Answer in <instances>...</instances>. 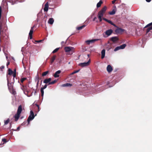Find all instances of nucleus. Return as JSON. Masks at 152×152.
Listing matches in <instances>:
<instances>
[{"label": "nucleus", "instance_id": "nucleus-1", "mask_svg": "<svg viewBox=\"0 0 152 152\" xmlns=\"http://www.w3.org/2000/svg\"><path fill=\"white\" fill-rule=\"evenodd\" d=\"M7 27L5 23L3 22H0V39L7 38L8 36L7 32Z\"/></svg>", "mask_w": 152, "mask_h": 152}, {"label": "nucleus", "instance_id": "nucleus-2", "mask_svg": "<svg viewBox=\"0 0 152 152\" xmlns=\"http://www.w3.org/2000/svg\"><path fill=\"white\" fill-rule=\"evenodd\" d=\"M22 110V106L21 105H19L18 108L17 113L14 116L15 121H17L18 120L20 117V115L21 113Z\"/></svg>", "mask_w": 152, "mask_h": 152}, {"label": "nucleus", "instance_id": "nucleus-3", "mask_svg": "<svg viewBox=\"0 0 152 152\" xmlns=\"http://www.w3.org/2000/svg\"><path fill=\"white\" fill-rule=\"evenodd\" d=\"M64 50L66 52H70L71 54H72L73 53L75 52V49L73 47H65Z\"/></svg>", "mask_w": 152, "mask_h": 152}, {"label": "nucleus", "instance_id": "nucleus-4", "mask_svg": "<svg viewBox=\"0 0 152 152\" xmlns=\"http://www.w3.org/2000/svg\"><path fill=\"white\" fill-rule=\"evenodd\" d=\"M34 115L33 112L32 110H31L30 112V115L27 119L28 124H29L30 122L34 118Z\"/></svg>", "mask_w": 152, "mask_h": 152}, {"label": "nucleus", "instance_id": "nucleus-5", "mask_svg": "<svg viewBox=\"0 0 152 152\" xmlns=\"http://www.w3.org/2000/svg\"><path fill=\"white\" fill-rule=\"evenodd\" d=\"M148 27L146 30V33H148L151 30H152V22L146 25L144 28H145Z\"/></svg>", "mask_w": 152, "mask_h": 152}, {"label": "nucleus", "instance_id": "nucleus-6", "mask_svg": "<svg viewBox=\"0 0 152 152\" xmlns=\"http://www.w3.org/2000/svg\"><path fill=\"white\" fill-rule=\"evenodd\" d=\"M107 9V7L106 6H105L103 7L102 10L99 11L98 14L102 15H103L105 13Z\"/></svg>", "mask_w": 152, "mask_h": 152}, {"label": "nucleus", "instance_id": "nucleus-7", "mask_svg": "<svg viewBox=\"0 0 152 152\" xmlns=\"http://www.w3.org/2000/svg\"><path fill=\"white\" fill-rule=\"evenodd\" d=\"M124 31V30L121 28L117 27L115 30V31L117 34H121Z\"/></svg>", "mask_w": 152, "mask_h": 152}, {"label": "nucleus", "instance_id": "nucleus-8", "mask_svg": "<svg viewBox=\"0 0 152 152\" xmlns=\"http://www.w3.org/2000/svg\"><path fill=\"white\" fill-rule=\"evenodd\" d=\"M90 62V59L87 62L80 63L78 64V65L82 67L87 66L89 65Z\"/></svg>", "mask_w": 152, "mask_h": 152}, {"label": "nucleus", "instance_id": "nucleus-9", "mask_svg": "<svg viewBox=\"0 0 152 152\" xmlns=\"http://www.w3.org/2000/svg\"><path fill=\"white\" fill-rule=\"evenodd\" d=\"M110 40L113 42V43L114 44L119 40V38L117 37H111L110 39Z\"/></svg>", "mask_w": 152, "mask_h": 152}, {"label": "nucleus", "instance_id": "nucleus-10", "mask_svg": "<svg viewBox=\"0 0 152 152\" xmlns=\"http://www.w3.org/2000/svg\"><path fill=\"white\" fill-rule=\"evenodd\" d=\"M99 39H93L91 40H87L86 42L87 44L89 45L90 43H93L96 41H97L99 40Z\"/></svg>", "mask_w": 152, "mask_h": 152}, {"label": "nucleus", "instance_id": "nucleus-11", "mask_svg": "<svg viewBox=\"0 0 152 152\" xmlns=\"http://www.w3.org/2000/svg\"><path fill=\"white\" fill-rule=\"evenodd\" d=\"M113 43H110L109 41H108L106 45V48L108 49L109 50L113 48Z\"/></svg>", "mask_w": 152, "mask_h": 152}, {"label": "nucleus", "instance_id": "nucleus-12", "mask_svg": "<svg viewBox=\"0 0 152 152\" xmlns=\"http://www.w3.org/2000/svg\"><path fill=\"white\" fill-rule=\"evenodd\" d=\"M34 26H33L31 27V29L29 33V36L30 37V39H31L32 38V34L33 33L34 28Z\"/></svg>", "mask_w": 152, "mask_h": 152}, {"label": "nucleus", "instance_id": "nucleus-13", "mask_svg": "<svg viewBox=\"0 0 152 152\" xmlns=\"http://www.w3.org/2000/svg\"><path fill=\"white\" fill-rule=\"evenodd\" d=\"M51 80V79L50 78L45 79L43 81V83L46 84H48V85H49V83H50Z\"/></svg>", "mask_w": 152, "mask_h": 152}, {"label": "nucleus", "instance_id": "nucleus-14", "mask_svg": "<svg viewBox=\"0 0 152 152\" xmlns=\"http://www.w3.org/2000/svg\"><path fill=\"white\" fill-rule=\"evenodd\" d=\"M103 19L104 20H105V21L108 23H109L110 24L112 25L115 26V27L116 26L115 25V24H114L113 23L111 20H109L107 19L106 18H103Z\"/></svg>", "mask_w": 152, "mask_h": 152}, {"label": "nucleus", "instance_id": "nucleus-15", "mask_svg": "<svg viewBox=\"0 0 152 152\" xmlns=\"http://www.w3.org/2000/svg\"><path fill=\"white\" fill-rule=\"evenodd\" d=\"M113 32V31L112 29H110L107 30L106 31L105 33L107 36H109L112 34Z\"/></svg>", "mask_w": 152, "mask_h": 152}, {"label": "nucleus", "instance_id": "nucleus-16", "mask_svg": "<svg viewBox=\"0 0 152 152\" xmlns=\"http://www.w3.org/2000/svg\"><path fill=\"white\" fill-rule=\"evenodd\" d=\"M107 70L109 73H110L112 71L113 69L110 65H108L107 67Z\"/></svg>", "mask_w": 152, "mask_h": 152}, {"label": "nucleus", "instance_id": "nucleus-17", "mask_svg": "<svg viewBox=\"0 0 152 152\" xmlns=\"http://www.w3.org/2000/svg\"><path fill=\"white\" fill-rule=\"evenodd\" d=\"M48 2H47L45 4V7L44 8V10L45 12H47L48 10Z\"/></svg>", "mask_w": 152, "mask_h": 152}, {"label": "nucleus", "instance_id": "nucleus-18", "mask_svg": "<svg viewBox=\"0 0 152 152\" xmlns=\"http://www.w3.org/2000/svg\"><path fill=\"white\" fill-rule=\"evenodd\" d=\"M61 72V71L60 70H59L57 71L54 74V75H53L54 77L56 78L59 77V76L58 75V74H60Z\"/></svg>", "mask_w": 152, "mask_h": 152}, {"label": "nucleus", "instance_id": "nucleus-19", "mask_svg": "<svg viewBox=\"0 0 152 152\" xmlns=\"http://www.w3.org/2000/svg\"><path fill=\"white\" fill-rule=\"evenodd\" d=\"M105 50L104 49H103L101 51V54H102L101 58L102 59L104 57L105 55Z\"/></svg>", "mask_w": 152, "mask_h": 152}, {"label": "nucleus", "instance_id": "nucleus-20", "mask_svg": "<svg viewBox=\"0 0 152 152\" xmlns=\"http://www.w3.org/2000/svg\"><path fill=\"white\" fill-rule=\"evenodd\" d=\"M40 78L39 76L37 75L36 77L35 80L37 81V87L39 83Z\"/></svg>", "mask_w": 152, "mask_h": 152}, {"label": "nucleus", "instance_id": "nucleus-21", "mask_svg": "<svg viewBox=\"0 0 152 152\" xmlns=\"http://www.w3.org/2000/svg\"><path fill=\"white\" fill-rule=\"evenodd\" d=\"M86 26V25L84 24L83 25H82L81 26L78 27L76 29L78 30H80L82 29H83Z\"/></svg>", "mask_w": 152, "mask_h": 152}, {"label": "nucleus", "instance_id": "nucleus-22", "mask_svg": "<svg viewBox=\"0 0 152 152\" xmlns=\"http://www.w3.org/2000/svg\"><path fill=\"white\" fill-rule=\"evenodd\" d=\"M54 21L53 18H50L49 19L48 22L49 24L52 25Z\"/></svg>", "mask_w": 152, "mask_h": 152}, {"label": "nucleus", "instance_id": "nucleus-23", "mask_svg": "<svg viewBox=\"0 0 152 152\" xmlns=\"http://www.w3.org/2000/svg\"><path fill=\"white\" fill-rule=\"evenodd\" d=\"M116 11V10L114 9L112 11L110 12L109 13L110 15H113L115 14Z\"/></svg>", "mask_w": 152, "mask_h": 152}, {"label": "nucleus", "instance_id": "nucleus-24", "mask_svg": "<svg viewBox=\"0 0 152 152\" xmlns=\"http://www.w3.org/2000/svg\"><path fill=\"white\" fill-rule=\"evenodd\" d=\"M72 86V85L71 84L69 83H66L62 85V87L71 86Z\"/></svg>", "mask_w": 152, "mask_h": 152}, {"label": "nucleus", "instance_id": "nucleus-25", "mask_svg": "<svg viewBox=\"0 0 152 152\" xmlns=\"http://www.w3.org/2000/svg\"><path fill=\"white\" fill-rule=\"evenodd\" d=\"M103 2L101 0H100L97 3L96 5V7L97 8H99L100 7L102 4Z\"/></svg>", "mask_w": 152, "mask_h": 152}, {"label": "nucleus", "instance_id": "nucleus-26", "mask_svg": "<svg viewBox=\"0 0 152 152\" xmlns=\"http://www.w3.org/2000/svg\"><path fill=\"white\" fill-rule=\"evenodd\" d=\"M56 58V55H54L51 58L50 60V61L51 63H52L55 60Z\"/></svg>", "mask_w": 152, "mask_h": 152}, {"label": "nucleus", "instance_id": "nucleus-27", "mask_svg": "<svg viewBox=\"0 0 152 152\" xmlns=\"http://www.w3.org/2000/svg\"><path fill=\"white\" fill-rule=\"evenodd\" d=\"M7 85L8 86V88L9 89H11L13 87L12 86L11 83H9V81L8 80H7Z\"/></svg>", "mask_w": 152, "mask_h": 152}, {"label": "nucleus", "instance_id": "nucleus-28", "mask_svg": "<svg viewBox=\"0 0 152 152\" xmlns=\"http://www.w3.org/2000/svg\"><path fill=\"white\" fill-rule=\"evenodd\" d=\"M13 72H14L10 69H8V75H11L13 74Z\"/></svg>", "mask_w": 152, "mask_h": 152}, {"label": "nucleus", "instance_id": "nucleus-29", "mask_svg": "<svg viewBox=\"0 0 152 152\" xmlns=\"http://www.w3.org/2000/svg\"><path fill=\"white\" fill-rule=\"evenodd\" d=\"M103 15H101L98 14V17L99 19L100 22H101L102 21V17H103Z\"/></svg>", "mask_w": 152, "mask_h": 152}, {"label": "nucleus", "instance_id": "nucleus-30", "mask_svg": "<svg viewBox=\"0 0 152 152\" xmlns=\"http://www.w3.org/2000/svg\"><path fill=\"white\" fill-rule=\"evenodd\" d=\"M49 73L48 71H47L43 72L42 74V76H46Z\"/></svg>", "mask_w": 152, "mask_h": 152}, {"label": "nucleus", "instance_id": "nucleus-31", "mask_svg": "<svg viewBox=\"0 0 152 152\" xmlns=\"http://www.w3.org/2000/svg\"><path fill=\"white\" fill-rule=\"evenodd\" d=\"M126 46V45L125 44H124L121 45L120 46L121 49H124Z\"/></svg>", "mask_w": 152, "mask_h": 152}, {"label": "nucleus", "instance_id": "nucleus-32", "mask_svg": "<svg viewBox=\"0 0 152 152\" xmlns=\"http://www.w3.org/2000/svg\"><path fill=\"white\" fill-rule=\"evenodd\" d=\"M10 119L8 118L7 120L4 121V125L7 124L10 122Z\"/></svg>", "mask_w": 152, "mask_h": 152}, {"label": "nucleus", "instance_id": "nucleus-33", "mask_svg": "<svg viewBox=\"0 0 152 152\" xmlns=\"http://www.w3.org/2000/svg\"><path fill=\"white\" fill-rule=\"evenodd\" d=\"M59 49V48H56V49L53 50V51L52 52V53H56V52L58 51Z\"/></svg>", "mask_w": 152, "mask_h": 152}, {"label": "nucleus", "instance_id": "nucleus-34", "mask_svg": "<svg viewBox=\"0 0 152 152\" xmlns=\"http://www.w3.org/2000/svg\"><path fill=\"white\" fill-rule=\"evenodd\" d=\"M120 49H121L120 48V46H118L115 48L114 50V51H116Z\"/></svg>", "mask_w": 152, "mask_h": 152}, {"label": "nucleus", "instance_id": "nucleus-35", "mask_svg": "<svg viewBox=\"0 0 152 152\" xmlns=\"http://www.w3.org/2000/svg\"><path fill=\"white\" fill-rule=\"evenodd\" d=\"M56 80H54L52 82H50V83H49V85H52L54 84L56 82Z\"/></svg>", "mask_w": 152, "mask_h": 152}, {"label": "nucleus", "instance_id": "nucleus-36", "mask_svg": "<svg viewBox=\"0 0 152 152\" xmlns=\"http://www.w3.org/2000/svg\"><path fill=\"white\" fill-rule=\"evenodd\" d=\"M43 90L44 89H42V88H41L40 91L41 93V95L42 96H43L44 94V91Z\"/></svg>", "mask_w": 152, "mask_h": 152}, {"label": "nucleus", "instance_id": "nucleus-37", "mask_svg": "<svg viewBox=\"0 0 152 152\" xmlns=\"http://www.w3.org/2000/svg\"><path fill=\"white\" fill-rule=\"evenodd\" d=\"M26 79V78L25 77L22 78L20 79V82L21 83H23L24 81Z\"/></svg>", "mask_w": 152, "mask_h": 152}, {"label": "nucleus", "instance_id": "nucleus-38", "mask_svg": "<svg viewBox=\"0 0 152 152\" xmlns=\"http://www.w3.org/2000/svg\"><path fill=\"white\" fill-rule=\"evenodd\" d=\"M80 70L79 69V70H75V71H74V72H72L71 74V75H73L76 73H77L79 71H80Z\"/></svg>", "mask_w": 152, "mask_h": 152}, {"label": "nucleus", "instance_id": "nucleus-39", "mask_svg": "<svg viewBox=\"0 0 152 152\" xmlns=\"http://www.w3.org/2000/svg\"><path fill=\"white\" fill-rule=\"evenodd\" d=\"M2 141L3 142H4V143H3V144H4V143H6L7 142L6 139L5 138L2 139Z\"/></svg>", "mask_w": 152, "mask_h": 152}, {"label": "nucleus", "instance_id": "nucleus-40", "mask_svg": "<svg viewBox=\"0 0 152 152\" xmlns=\"http://www.w3.org/2000/svg\"><path fill=\"white\" fill-rule=\"evenodd\" d=\"M36 106L37 108L38 109V111H39V105L37 104H36Z\"/></svg>", "mask_w": 152, "mask_h": 152}, {"label": "nucleus", "instance_id": "nucleus-41", "mask_svg": "<svg viewBox=\"0 0 152 152\" xmlns=\"http://www.w3.org/2000/svg\"><path fill=\"white\" fill-rule=\"evenodd\" d=\"M47 85L46 84H45L44 85V86H43V87L41 88L44 89L47 88Z\"/></svg>", "mask_w": 152, "mask_h": 152}, {"label": "nucleus", "instance_id": "nucleus-42", "mask_svg": "<svg viewBox=\"0 0 152 152\" xmlns=\"http://www.w3.org/2000/svg\"><path fill=\"white\" fill-rule=\"evenodd\" d=\"M1 7H0V19L1 18Z\"/></svg>", "mask_w": 152, "mask_h": 152}, {"label": "nucleus", "instance_id": "nucleus-43", "mask_svg": "<svg viewBox=\"0 0 152 152\" xmlns=\"http://www.w3.org/2000/svg\"><path fill=\"white\" fill-rule=\"evenodd\" d=\"M13 77H14V78H15L16 77V72H13Z\"/></svg>", "mask_w": 152, "mask_h": 152}, {"label": "nucleus", "instance_id": "nucleus-44", "mask_svg": "<svg viewBox=\"0 0 152 152\" xmlns=\"http://www.w3.org/2000/svg\"><path fill=\"white\" fill-rule=\"evenodd\" d=\"M4 66H2L0 67V69L1 70V71H2L3 70V69H4Z\"/></svg>", "mask_w": 152, "mask_h": 152}, {"label": "nucleus", "instance_id": "nucleus-45", "mask_svg": "<svg viewBox=\"0 0 152 152\" xmlns=\"http://www.w3.org/2000/svg\"><path fill=\"white\" fill-rule=\"evenodd\" d=\"M96 18H97L96 17H95L93 19V21H95L96 20Z\"/></svg>", "mask_w": 152, "mask_h": 152}, {"label": "nucleus", "instance_id": "nucleus-46", "mask_svg": "<svg viewBox=\"0 0 152 152\" xmlns=\"http://www.w3.org/2000/svg\"><path fill=\"white\" fill-rule=\"evenodd\" d=\"M10 64V63L9 62H7V66H8V65H9Z\"/></svg>", "mask_w": 152, "mask_h": 152}, {"label": "nucleus", "instance_id": "nucleus-47", "mask_svg": "<svg viewBox=\"0 0 152 152\" xmlns=\"http://www.w3.org/2000/svg\"><path fill=\"white\" fill-rule=\"evenodd\" d=\"M151 0H146V1L148 2H149L151 1Z\"/></svg>", "mask_w": 152, "mask_h": 152}, {"label": "nucleus", "instance_id": "nucleus-48", "mask_svg": "<svg viewBox=\"0 0 152 152\" xmlns=\"http://www.w3.org/2000/svg\"><path fill=\"white\" fill-rule=\"evenodd\" d=\"M20 127H18L17 128V130L19 131L20 130Z\"/></svg>", "mask_w": 152, "mask_h": 152}, {"label": "nucleus", "instance_id": "nucleus-49", "mask_svg": "<svg viewBox=\"0 0 152 152\" xmlns=\"http://www.w3.org/2000/svg\"><path fill=\"white\" fill-rule=\"evenodd\" d=\"M42 41V40H39V41H36V42H41Z\"/></svg>", "mask_w": 152, "mask_h": 152}, {"label": "nucleus", "instance_id": "nucleus-50", "mask_svg": "<svg viewBox=\"0 0 152 152\" xmlns=\"http://www.w3.org/2000/svg\"><path fill=\"white\" fill-rule=\"evenodd\" d=\"M115 1L114 0L112 1V3L113 4H114L115 3Z\"/></svg>", "mask_w": 152, "mask_h": 152}, {"label": "nucleus", "instance_id": "nucleus-51", "mask_svg": "<svg viewBox=\"0 0 152 152\" xmlns=\"http://www.w3.org/2000/svg\"><path fill=\"white\" fill-rule=\"evenodd\" d=\"M36 93H37V91H34V95H36Z\"/></svg>", "mask_w": 152, "mask_h": 152}, {"label": "nucleus", "instance_id": "nucleus-52", "mask_svg": "<svg viewBox=\"0 0 152 152\" xmlns=\"http://www.w3.org/2000/svg\"><path fill=\"white\" fill-rule=\"evenodd\" d=\"M16 69H15L14 70V71H13L14 72H16Z\"/></svg>", "mask_w": 152, "mask_h": 152}, {"label": "nucleus", "instance_id": "nucleus-53", "mask_svg": "<svg viewBox=\"0 0 152 152\" xmlns=\"http://www.w3.org/2000/svg\"><path fill=\"white\" fill-rule=\"evenodd\" d=\"M64 43V42H63V41L62 42H61V43L62 44H63Z\"/></svg>", "mask_w": 152, "mask_h": 152}, {"label": "nucleus", "instance_id": "nucleus-54", "mask_svg": "<svg viewBox=\"0 0 152 152\" xmlns=\"http://www.w3.org/2000/svg\"><path fill=\"white\" fill-rule=\"evenodd\" d=\"M87 56H88L89 57V56H90V55L89 54H88L87 55Z\"/></svg>", "mask_w": 152, "mask_h": 152}, {"label": "nucleus", "instance_id": "nucleus-55", "mask_svg": "<svg viewBox=\"0 0 152 152\" xmlns=\"http://www.w3.org/2000/svg\"><path fill=\"white\" fill-rule=\"evenodd\" d=\"M96 22L97 23V22H98V20H97L96 21Z\"/></svg>", "mask_w": 152, "mask_h": 152}, {"label": "nucleus", "instance_id": "nucleus-56", "mask_svg": "<svg viewBox=\"0 0 152 152\" xmlns=\"http://www.w3.org/2000/svg\"><path fill=\"white\" fill-rule=\"evenodd\" d=\"M41 83H42V80H41Z\"/></svg>", "mask_w": 152, "mask_h": 152}, {"label": "nucleus", "instance_id": "nucleus-57", "mask_svg": "<svg viewBox=\"0 0 152 152\" xmlns=\"http://www.w3.org/2000/svg\"><path fill=\"white\" fill-rule=\"evenodd\" d=\"M115 1H116L117 0H114Z\"/></svg>", "mask_w": 152, "mask_h": 152}]
</instances>
